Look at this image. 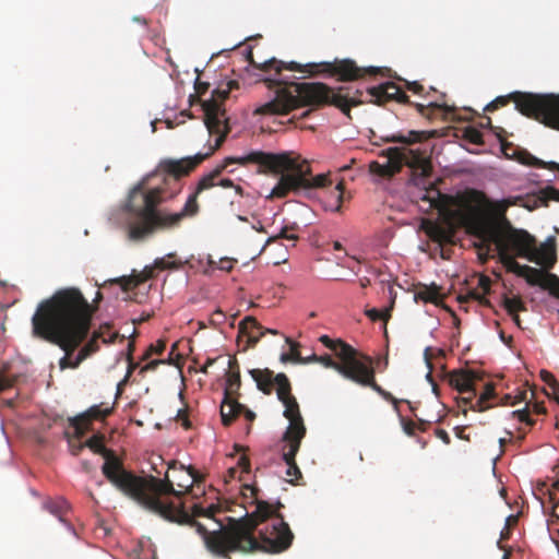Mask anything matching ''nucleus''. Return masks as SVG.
Returning a JSON list of instances; mask_svg holds the SVG:
<instances>
[{"mask_svg": "<svg viewBox=\"0 0 559 559\" xmlns=\"http://www.w3.org/2000/svg\"><path fill=\"white\" fill-rule=\"evenodd\" d=\"M467 221L471 231L480 239L477 250L483 261L489 258L493 246L499 261L508 272L525 278L531 286L549 290L551 295L559 298V277L556 274L521 265L515 260V258H525L545 269H551L556 263L554 243L537 246L533 235L525 229L513 227L509 219L503 218L500 224H485L478 215H471Z\"/></svg>", "mask_w": 559, "mask_h": 559, "instance_id": "obj_1", "label": "nucleus"}, {"mask_svg": "<svg viewBox=\"0 0 559 559\" xmlns=\"http://www.w3.org/2000/svg\"><path fill=\"white\" fill-rule=\"evenodd\" d=\"M95 308L76 287L60 288L37 306V335L58 345L64 356L60 369H76L83 360L74 352L88 336Z\"/></svg>", "mask_w": 559, "mask_h": 559, "instance_id": "obj_2", "label": "nucleus"}, {"mask_svg": "<svg viewBox=\"0 0 559 559\" xmlns=\"http://www.w3.org/2000/svg\"><path fill=\"white\" fill-rule=\"evenodd\" d=\"M199 194L193 191L187 199L182 210L178 213H166L157 210L165 200L170 199L164 187H156L144 191L135 187L129 194L126 210L128 238L131 241H143L157 229H171L178 227L186 217H193L199 213Z\"/></svg>", "mask_w": 559, "mask_h": 559, "instance_id": "obj_3", "label": "nucleus"}, {"mask_svg": "<svg viewBox=\"0 0 559 559\" xmlns=\"http://www.w3.org/2000/svg\"><path fill=\"white\" fill-rule=\"evenodd\" d=\"M274 81L280 86L276 96L274 100L261 107V114L287 115L299 107L334 106L350 117V108L360 104L361 93L350 86L333 88L322 82L288 83L280 79Z\"/></svg>", "mask_w": 559, "mask_h": 559, "instance_id": "obj_4", "label": "nucleus"}, {"mask_svg": "<svg viewBox=\"0 0 559 559\" xmlns=\"http://www.w3.org/2000/svg\"><path fill=\"white\" fill-rule=\"evenodd\" d=\"M257 162L264 171L280 175V179L272 189L270 198H285L290 192L298 193L302 190L324 188L332 185V180L325 174L311 176V167L306 159L293 153H266L253 151L248 157Z\"/></svg>", "mask_w": 559, "mask_h": 559, "instance_id": "obj_5", "label": "nucleus"}, {"mask_svg": "<svg viewBox=\"0 0 559 559\" xmlns=\"http://www.w3.org/2000/svg\"><path fill=\"white\" fill-rule=\"evenodd\" d=\"M85 447L104 455L105 463L102 466V472L116 488L133 500H140L155 509L158 508L156 500L148 498L147 495L152 491L169 489L170 486L167 481H160L154 476L143 478L126 471L120 459L111 450L105 448L103 439L98 436L91 437L85 442Z\"/></svg>", "mask_w": 559, "mask_h": 559, "instance_id": "obj_6", "label": "nucleus"}, {"mask_svg": "<svg viewBox=\"0 0 559 559\" xmlns=\"http://www.w3.org/2000/svg\"><path fill=\"white\" fill-rule=\"evenodd\" d=\"M240 520H251L252 527L249 536L254 540L252 548L239 550L240 552L260 550L281 554L293 544L294 534L289 525L284 521L283 515L277 513L266 501H259L255 511Z\"/></svg>", "mask_w": 559, "mask_h": 559, "instance_id": "obj_7", "label": "nucleus"}, {"mask_svg": "<svg viewBox=\"0 0 559 559\" xmlns=\"http://www.w3.org/2000/svg\"><path fill=\"white\" fill-rule=\"evenodd\" d=\"M247 60L251 66L262 71H271L275 70V73L278 75L283 70L289 71H298L302 73H308L309 75H318V74H329L331 76H337L338 81L348 82L356 81L362 79L367 75H377L382 74L383 70L381 68L368 67L360 68L356 64L355 61L350 59L335 60L333 62L323 61V62H310L306 64H301L295 61L284 62L278 61L275 58H271L262 63H257L253 60L252 50L249 49L247 53Z\"/></svg>", "mask_w": 559, "mask_h": 559, "instance_id": "obj_8", "label": "nucleus"}, {"mask_svg": "<svg viewBox=\"0 0 559 559\" xmlns=\"http://www.w3.org/2000/svg\"><path fill=\"white\" fill-rule=\"evenodd\" d=\"M510 102L514 103L516 110L523 116L547 127L559 129V95L513 92L506 96H498L486 106L485 110L495 111Z\"/></svg>", "mask_w": 559, "mask_h": 559, "instance_id": "obj_9", "label": "nucleus"}, {"mask_svg": "<svg viewBox=\"0 0 559 559\" xmlns=\"http://www.w3.org/2000/svg\"><path fill=\"white\" fill-rule=\"evenodd\" d=\"M341 348L334 352L335 356L340 361L332 359L330 355L319 356V361L326 368L336 370L344 378L352 380L362 386H370L385 401L397 404V400L388 391L382 389L374 380V369L370 365V360L367 358L368 364L357 358V350L349 344H338Z\"/></svg>", "mask_w": 559, "mask_h": 559, "instance_id": "obj_10", "label": "nucleus"}, {"mask_svg": "<svg viewBox=\"0 0 559 559\" xmlns=\"http://www.w3.org/2000/svg\"><path fill=\"white\" fill-rule=\"evenodd\" d=\"M251 525V520H237L227 527L210 532L203 524L195 523L197 532L202 536L207 550L218 557L252 548L254 540L249 536Z\"/></svg>", "mask_w": 559, "mask_h": 559, "instance_id": "obj_11", "label": "nucleus"}, {"mask_svg": "<svg viewBox=\"0 0 559 559\" xmlns=\"http://www.w3.org/2000/svg\"><path fill=\"white\" fill-rule=\"evenodd\" d=\"M168 469H173L174 473H179L176 483L178 489H175L174 480H171L169 478L168 473H166L165 478L160 479V481H167L170 488L163 491H152L147 495L148 498L156 500V504L158 508L155 509L153 507H150L140 500L135 501L148 511H152L167 520L177 521L178 518L182 514V510L178 508L175 503L164 500L163 497L169 495L181 497L193 486L194 483H198L200 480V476L199 473L192 466L186 467L182 464L178 466V463L176 461H171L168 464ZM157 479L159 480V478Z\"/></svg>", "mask_w": 559, "mask_h": 559, "instance_id": "obj_12", "label": "nucleus"}, {"mask_svg": "<svg viewBox=\"0 0 559 559\" xmlns=\"http://www.w3.org/2000/svg\"><path fill=\"white\" fill-rule=\"evenodd\" d=\"M237 85L235 81L228 83V88H216L212 98L202 103L204 123L210 134H216L215 147H219L229 132L228 119L223 103L228 98L229 92Z\"/></svg>", "mask_w": 559, "mask_h": 559, "instance_id": "obj_13", "label": "nucleus"}, {"mask_svg": "<svg viewBox=\"0 0 559 559\" xmlns=\"http://www.w3.org/2000/svg\"><path fill=\"white\" fill-rule=\"evenodd\" d=\"M275 382L277 397L285 406L284 416L289 420L282 440H302L306 436V427L297 400L292 394L290 382L285 373H277Z\"/></svg>", "mask_w": 559, "mask_h": 559, "instance_id": "obj_14", "label": "nucleus"}, {"mask_svg": "<svg viewBox=\"0 0 559 559\" xmlns=\"http://www.w3.org/2000/svg\"><path fill=\"white\" fill-rule=\"evenodd\" d=\"M368 93L377 105H383L392 100L400 104L413 105L421 116L427 118H431L435 110H442L447 114L453 110L445 104L440 105L438 103H429L428 105H423L419 103H412L405 92L402 91L396 83L391 81L381 83L378 86L369 87Z\"/></svg>", "mask_w": 559, "mask_h": 559, "instance_id": "obj_15", "label": "nucleus"}, {"mask_svg": "<svg viewBox=\"0 0 559 559\" xmlns=\"http://www.w3.org/2000/svg\"><path fill=\"white\" fill-rule=\"evenodd\" d=\"M218 147L215 144L205 154L198 153L194 156L181 159H164L159 163V170L166 176L164 178V188L170 189L169 198L175 197L180 191L179 178L189 175L199 164L210 157Z\"/></svg>", "mask_w": 559, "mask_h": 559, "instance_id": "obj_16", "label": "nucleus"}, {"mask_svg": "<svg viewBox=\"0 0 559 559\" xmlns=\"http://www.w3.org/2000/svg\"><path fill=\"white\" fill-rule=\"evenodd\" d=\"M224 399L221 404V417L224 426H229L240 415L245 405L238 402L237 395L241 385L240 372L236 359L229 360Z\"/></svg>", "mask_w": 559, "mask_h": 559, "instance_id": "obj_17", "label": "nucleus"}, {"mask_svg": "<svg viewBox=\"0 0 559 559\" xmlns=\"http://www.w3.org/2000/svg\"><path fill=\"white\" fill-rule=\"evenodd\" d=\"M401 153V168L406 165L412 169L414 179H426L430 177L432 171V164L430 154L427 150L419 148H400Z\"/></svg>", "mask_w": 559, "mask_h": 559, "instance_id": "obj_18", "label": "nucleus"}, {"mask_svg": "<svg viewBox=\"0 0 559 559\" xmlns=\"http://www.w3.org/2000/svg\"><path fill=\"white\" fill-rule=\"evenodd\" d=\"M250 153L240 156V157H226L221 165H217L211 173L204 175L198 182L194 191L195 194H201L203 191L209 190L217 186V180L222 173L230 165V164H239L241 166H246L248 164H257V162L249 160L248 157Z\"/></svg>", "mask_w": 559, "mask_h": 559, "instance_id": "obj_19", "label": "nucleus"}, {"mask_svg": "<svg viewBox=\"0 0 559 559\" xmlns=\"http://www.w3.org/2000/svg\"><path fill=\"white\" fill-rule=\"evenodd\" d=\"M400 147H390L386 150V159L384 163L373 160L369 164V171L381 178H391L401 171Z\"/></svg>", "mask_w": 559, "mask_h": 559, "instance_id": "obj_20", "label": "nucleus"}, {"mask_svg": "<svg viewBox=\"0 0 559 559\" xmlns=\"http://www.w3.org/2000/svg\"><path fill=\"white\" fill-rule=\"evenodd\" d=\"M282 457L287 465L286 476L288 481L296 485L302 477L301 471L296 463V455L300 449L301 440H282Z\"/></svg>", "mask_w": 559, "mask_h": 559, "instance_id": "obj_21", "label": "nucleus"}, {"mask_svg": "<svg viewBox=\"0 0 559 559\" xmlns=\"http://www.w3.org/2000/svg\"><path fill=\"white\" fill-rule=\"evenodd\" d=\"M111 408H102L99 405L90 407L85 413L74 417L71 426L74 428L75 436L81 439L88 430L93 420L105 419L111 414Z\"/></svg>", "mask_w": 559, "mask_h": 559, "instance_id": "obj_22", "label": "nucleus"}, {"mask_svg": "<svg viewBox=\"0 0 559 559\" xmlns=\"http://www.w3.org/2000/svg\"><path fill=\"white\" fill-rule=\"evenodd\" d=\"M502 152L507 157H514L518 162L523 165L534 166L538 168H547L549 170H558L559 171V163L556 162H543L528 153L525 150H519L514 147L512 144L507 143L502 144Z\"/></svg>", "mask_w": 559, "mask_h": 559, "instance_id": "obj_23", "label": "nucleus"}, {"mask_svg": "<svg viewBox=\"0 0 559 559\" xmlns=\"http://www.w3.org/2000/svg\"><path fill=\"white\" fill-rule=\"evenodd\" d=\"M449 384L459 393L473 391L475 382L479 379L476 371L469 369L453 370L447 374Z\"/></svg>", "mask_w": 559, "mask_h": 559, "instance_id": "obj_24", "label": "nucleus"}, {"mask_svg": "<svg viewBox=\"0 0 559 559\" xmlns=\"http://www.w3.org/2000/svg\"><path fill=\"white\" fill-rule=\"evenodd\" d=\"M263 326L252 316L245 317L238 324L239 334L246 335L251 346H254L264 335V332H261Z\"/></svg>", "mask_w": 559, "mask_h": 559, "instance_id": "obj_25", "label": "nucleus"}, {"mask_svg": "<svg viewBox=\"0 0 559 559\" xmlns=\"http://www.w3.org/2000/svg\"><path fill=\"white\" fill-rule=\"evenodd\" d=\"M155 270L154 264L152 266H145L141 273L131 276H122L115 282L118 283L124 292L133 290L141 284L153 278L155 276Z\"/></svg>", "mask_w": 559, "mask_h": 559, "instance_id": "obj_26", "label": "nucleus"}, {"mask_svg": "<svg viewBox=\"0 0 559 559\" xmlns=\"http://www.w3.org/2000/svg\"><path fill=\"white\" fill-rule=\"evenodd\" d=\"M103 326L98 331H94L92 337L84 344L79 350V360H85L99 349L98 341L102 340L104 343H111L115 341L116 334H109L105 336Z\"/></svg>", "mask_w": 559, "mask_h": 559, "instance_id": "obj_27", "label": "nucleus"}, {"mask_svg": "<svg viewBox=\"0 0 559 559\" xmlns=\"http://www.w3.org/2000/svg\"><path fill=\"white\" fill-rule=\"evenodd\" d=\"M546 187L539 189L537 192L527 193L524 197H515L516 205L525 207L528 211H534L539 206H548L549 198L546 195Z\"/></svg>", "mask_w": 559, "mask_h": 559, "instance_id": "obj_28", "label": "nucleus"}, {"mask_svg": "<svg viewBox=\"0 0 559 559\" xmlns=\"http://www.w3.org/2000/svg\"><path fill=\"white\" fill-rule=\"evenodd\" d=\"M478 286L483 289L484 295L475 290L468 292L466 295H460L457 297L459 302H467L468 300H477L483 306H490V301L485 297L489 293L491 286V280L486 275H480L478 280Z\"/></svg>", "mask_w": 559, "mask_h": 559, "instance_id": "obj_29", "label": "nucleus"}, {"mask_svg": "<svg viewBox=\"0 0 559 559\" xmlns=\"http://www.w3.org/2000/svg\"><path fill=\"white\" fill-rule=\"evenodd\" d=\"M252 379L257 382V386L264 394H271L273 386L276 385L273 371L269 369H252L250 370Z\"/></svg>", "mask_w": 559, "mask_h": 559, "instance_id": "obj_30", "label": "nucleus"}, {"mask_svg": "<svg viewBox=\"0 0 559 559\" xmlns=\"http://www.w3.org/2000/svg\"><path fill=\"white\" fill-rule=\"evenodd\" d=\"M43 509L57 516L61 522H66V514L68 513L69 507L63 498L45 499Z\"/></svg>", "mask_w": 559, "mask_h": 559, "instance_id": "obj_31", "label": "nucleus"}, {"mask_svg": "<svg viewBox=\"0 0 559 559\" xmlns=\"http://www.w3.org/2000/svg\"><path fill=\"white\" fill-rule=\"evenodd\" d=\"M430 135L431 133L427 131L412 130L406 135L402 133L393 134L390 138H388L386 141L391 143L414 144L429 139Z\"/></svg>", "mask_w": 559, "mask_h": 559, "instance_id": "obj_32", "label": "nucleus"}, {"mask_svg": "<svg viewBox=\"0 0 559 559\" xmlns=\"http://www.w3.org/2000/svg\"><path fill=\"white\" fill-rule=\"evenodd\" d=\"M495 385L492 383H487L485 385L484 392L479 395V397L475 401V404L471 406V411L474 412H485L490 406L488 405V402L492 399H495Z\"/></svg>", "mask_w": 559, "mask_h": 559, "instance_id": "obj_33", "label": "nucleus"}, {"mask_svg": "<svg viewBox=\"0 0 559 559\" xmlns=\"http://www.w3.org/2000/svg\"><path fill=\"white\" fill-rule=\"evenodd\" d=\"M183 265V262L176 259V253L170 252L163 258L154 260V267L159 271L164 270H179Z\"/></svg>", "mask_w": 559, "mask_h": 559, "instance_id": "obj_34", "label": "nucleus"}, {"mask_svg": "<svg viewBox=\"0 0 559 559\" xmlns=\"http://www.w3.org/2000/svg\"><path fill=\"white\" fill-rule=\"evenodd\" d=\"M17 379V374L13 373L10 366L4 364L0 367V394L11 389Z\"/></svg>", "mask_w": 559, "mask_h": 559, "instance_id": "obj_35", "label": "nucleus"}, {"mask_svg": "<svg viewBox=\"0 0 559 559\" xmlns=\"http://www.w3.org/2000/svg\"><path fill=\"white\" fill-rule=\"evenodd\" d=\"M502 306L507 310L508 314H515V312L526 311V306L521 297H509L507 295L502 298Z\"/></svg>", "mask_w": 559, "mask_h": 559, "instance_id": "obj_36", "label": "nucleus"}, {"mask_svg": "<svg viewBox=\"0 0 559 559\" xmlns=\"http://www.w3.org/2000/svg\"><path fill=\"white\" fill-rule=\"evenodd\" d=\"M518 202L515 201V198L513 200L507 199L502 200L500 202H497L493 206L495 214L497 216V219L493 222H489V224H500L503 218L508 219L506 216V212L510 205H516ZM485 224H488V222L483 221Z\"/></svg>", "mask_w": 559, "mask_h": 559, "instance_id": "obj_37", "label": "nucleus"}, {"mask_svg": "<svg viewBox=\"0 0 559 559\" xmlns=\"http://www.w3.org/2000/svg\"><path fill=\"white\" fill-rule=\"evenodd\" d=\"M440 297L439 288L436 285L425 286L423 289L415 294V299H420L425 302L437 304Z\"/></svg>", "mask_w": 559, "mask_h": 559, "instance_id": "obj_38", "label": "nucleus"}, {"mask_svg": "<svg viewBox=\"0 0 559 559\" xmlns=\"http://www.w3.org/2000/svg\"><path fill=\"white\" fill-rule=\"evenodd\" d=\"M343 193H344V183L343 181H338L334 190L332 191V198L334 199V202L330 205V210L333 212H340L342 209L343 203Z\"/></svg>", "mask_w": 559, "mask_h": 559, "instance_id": "obj_39", "label": "nucleus"}, {"mask_svg": "<svg viewBox=\"0 0 559 559\" xmlns=\"http://www.w3.org/2000/svg\"><path fill=\"white\" fill-rule=\"evenodd\" d=\"M427 233L433 241L439 243L450 241L451 238V235L444 228L438 225H432Z\"/></svg>", "mask_w": 559, "mask_h": 559, "instance_id": "obj_40", "label": "nucleus"}, {"mask_svg": "<svg viewBox=\"0 0 559 559\" xmlns=\"http://www.w3.org/2000/svg\"><path fill=\"white\" fill-rule=\"evenodd\" d=\"M286 342L290 345L292 361L295 364H308V360L305 359L298 350L299 344L292 341L289 337H286Z\"/></svg>", "mask_w": 559, "mask_h": 559, "instance_id": "obj_41", "label": "nucleus"}, {"mask_svg": "<svg viewBox=\"0 0 559 559\" xmlns=\"http://www.w3.org/2000/svg\"><path fill=\"white\" fill-rule=\"evenodd\" d=\"M366 316L372 320V321H378V320H383V321H388L389 318L391 317L390 314V310L389 309H385L383 311L381 310H378L376 308H372V309H369V310H366Z\"/></svg>", "mask_w": 559, "mask_h": 559, "instance_id": "obj_42", "label": "nucleus"}, {"mask_svg": "<svg viewBox=\"0 0 559 559\" xmlns=\"http://www.w3.org/2000/svg\"><path fill=\"white\" fill-rule=\"evenodd\" d=\"M512 415L516 417L521 423H525L528 426L534 425V420L530 416L528 403H526L525 408L512 412Z\"/></svg>", "mask_w": 559, "mask_h": 559, "instance_id": "obj_43", "label": "nucleus"}, {"mask_svg": "<svg viewBox=\"0 0 559 559\" xmlns=\"http://www.w3.org/2000/svg\"><path fill=\"white\" fill-rule=\"evenodd\" d=\"M465 139L468 140L473 144H481L483 143V134L475 128H467L465 130Z\"/></svg>", "mask_w": 559, "mask_h": 559, "instance_id": "obj_44", "label": "nucleus"}, {"mask_svg": "<svg viewBox=\"0 0 559 559\" xmlns=\"http://www.w3.org/2000/svg\"><path fill=\"white\" fill-rule=\"evenodd\" d=\"M319 341L328 348H330L332 352H337L341 346L338 344H346L342 340H332L328 335H321L319 337Z\"/></svg>", "mask_w": 559, "mask_h": 559, "instance_id": "obj_45", "label": "nucleus"}, {"mask_svg": "<svg viewBox=\"0 0 559 559\" xmlns=\"http://www.w3.org/2000/svg\"><path fill=\"white\" fill-rule=\"evenodd\" d=\"M165 348H166V342H165V341H163V340H158V341L156 342V344H152V345L147 348V350H146L145 355L143 356V359L148 358L152 354L160 355V354H163V352L165 350Z\"/></svg>", "mask_w": 559, "mask_h": 559, "instance_id": "obj_46", "label": "nucleus"}, {"mask_svg": "<svg viewBox=\"0 0 559 559\" xmlns=\"http://www.w3.org/2000/svg\"><path fill=\"white\" fill-rule=\"evenodd\" d=\"M288 229L289 227H284L282 228V230L280 231L278 235L276 236H272L267 239V243H272L274 241H276L277 239H282V238H285V239H288V240H293V241H296L298 239V236L297 235H294V234H288Z\"/></svg>", "mask_w": 559, "mask_h": 559, "instance_id": "obj_47", "label": "nucleus"}, {"mask_svg": "<svg viewBox=\"0 0 559 559\" xmlns=\"http://www.w3.org/2000/svg\"><path fill=\"white\" fill-rule=\"evenodd\" d=\"M540 377L542 379L548 384L550 385L554 390H557L559 388V384L557 382V380L555 379V377L552 376V373H550L549 371H546V370H542L540 371Z\"/></svg>", "mask_w": 559, "mask_h": 559, "instance_id": "obj_48", "label": "nucleus"}, {"mask_svg": "<svg viewBox=\"0 0 559 559\" xmlns=\"http://www.w3.org/2000/svg\"><path fill=\"white\" fill-rule=\"evenodd\" d=\"M457 407L461 408L462 414L466 416L467 411L471 409V406L475 404V402H471L468 399L463 396L456 399Z\"/></svg>", "mask_w": 559, "mask_h": 559, "instance_id": "obj_49", "label": "nucleus"}, {"mask_svg": "<svg viewBox=\"0 0 559 559\" xmlns=\"http://www.w3.org/2000/svg\"><path fill=\"white\" fill-rule=\"evenodd\" d=\"M217 186H222L224 188H235V191L237 194L239 195H242L243 193V189L240 187V186H235L233 180L226 178V179H222V180H217Z\"/></svg>", "mask_w": 559, "mask_h": 559, "instance_id": "obj_50", "label": "nucleus"}, {"mask_svg": "<svg viewBox=\"0 0 559 559\" xmlns=\"http://www.w3.org/2000/svg\"><path fill=\"white\" fill-rule=\"evenodd\" d=\"M405 86L408 91L415 93V94H418V95H421V93L424 92V86L421 84H419L418 82L414 81V82H409V81H405Z\"/></svg>", "mask_w": 559, "mask_h": 559, "instance_id": "obj_51", "label": "nucleus"}, {"mask_svg": "<svg viewBox=\"0 0 559 559\" xmlns=\"http://www.w3.org/2000/svg\"><path fill=\"white\" fill-rule=\"evenodd\" d=\"M209 87H210L209 83L201 82L199 79H197V81L194 83V90L199 97L204 95L206 93V91L209 90Z\"/></svg>", "mask_w": 559, "mask_h": 559, "instance_id": "obj_52", "label": "nucleus"}, {"mask_svg": "<svg viewBox=\"0 0 559 559\" xmlns=\"http://www.w3.org/2000/svg\"><path fill=\"white\" fill-rule=\"evenodd\" d=\"M546 195L549 198L550 201H558L559 202V190L556 189L552 186L546 187Z\"/></svg>", "mask_w": 559, "mask_h": 559, "instance_id": "obj_53", "label": "nucleus"}, {"mask_svg": "<svg viewBox=\"0 0 559 559\" xmlns=\"http://www.w3.org/2000/svg\"><path fill=\"white\" fill-rule=\"evenodd\" d=\"M238 466L242 469V472L248 473L250 468V461L246 455H241L238 460Z\"/></svg>", "mask_w": 559, "mask_h": 559, "instance_id": "obj_54", "label": "nucleus"}, {"mask_svg": "<svg viewBox=\"0 0 559 559\" xmlns=\"http://www.w3.org/2000/svg\"><path fill=\"white\" fill-rule=\"evenodd\" d=\"M163 362H164V360H157V359L152 360L141 368V372L143 373V372H146L150 370H155L157 368V366Z\"/></svg>", "mask_w": 559, "mask_h": 559, "instance_id": "obj_55", "label": "nucleus"}, {"mask_svg": "<svg viewBox=\"0 0 559 559\" xmlns=\"http://www.w3.org/2000/svg\"><path fill=\"white\" fill-rule=\"evenodd\" d=\"M547 492L549 495V499L551 501H555V495L550 489H547ZM552 515L559 521V500L557 502H554V513Z\"/></svg>", "mask_w": 559, "mask_h": 559, "instance_id": "obj_56", "label": "nucleus"}, {"mask_svg": "<svg viewBox=\"0 0 559 559\" xmlns=\"http://www.w3.org/2000/svg\"><path fill=\"white\" fill-rule=\"evenodd\" d=\"M404 430L407 435H414L415 424L412 420H408L404 424Z\"/></svg>", "mask_w": 559, "mask_h": 559, "instance_id": "obj_57", "label": "nucleus"}, {"mask_svg": "<svg viewBox=\"0 0 559 559\" xmlns=\"http://www.w3.org/2000/svg\"><path fill=\"white\" fill-rule=\"evenodd\" d=\"M437 436L444 442V443H450V437L448 435V432L443 429H439L437 430Z\"/></svg>", "mask_w": 559, "mask_h": 559, "instance_id": "obj_58", "label": "nucleus"}, {"mask_svg": "<svg viewBox=\"0 0 559 559\" xmlns=\"http://www.w3.org/2000/svg\"><path fill=\"white\" fill-rule=\"evenodd\" d=\"M241 413L245 414L246 419L249 420V421H252L255 418V414L252 411H250V409H248L246 407L240 412V414Z\"/></svg>", "mask_w": 559, "mask_h": 559, "instance_id": "obj_59", "label": "nucleus"}, {"mask_svg": "<svg viewBox=\"0 0 559 559\" xmlns=\"http://www.w3.org/2000/svg\"><path fill=\"white\" fill-rule=\"evenodd\" d=\"M215 359L213 358H207L205 364L200 368V371L202 373H207V369L210 366H212L214 364Z\"/></svg>", "mask_w": 559, "mask_h": 559, "instance_id": "obj_60", "label": "nucleus"}, {"mask_svg": "<svg viewBox=\"0 0 559 559\" xmlns=\"http://www.w3.org/2000/svg\"><path fill=\"white\" fill-rule=\"evenodd\" d=\"M533 411L536 414H544L546 412L545 407L542 404H539V403H534Z\"/></svg>", "mask_w": 559, "mask_h": 559, "instance_id": "obj_61", "label": "nucleus"}, {"mask_svg": "<svg viewBox=\"0 0 559 559\" xmlns=\"http://www.w3.org/2000/svg\"><path fill=\"white\" fill-rule=\"evenodd\" d=\"M136 367H138V364H134V362L130 359L129 367H128V372H127V376H126L124 381H127V379L129 378V376L133 372V370H134Z\"/></svg>", "mask_w": 559, "mask_h": 559, "instance_id": "obj_62", "label": "nucleus"}, {"mask_svg": "<svg viewBox=\"0 0 559 559\" xmlns=\"http://www.w3.org/2000/svg\"><path fill=\"white\" fill-rule=\"evenodd\" d=\"M71 447H72V453L74 455H78L79 452L85 447V443H80L78 445L71 444Z\"/></svg>", "mask_w": 559, "mask_h": 559, "instance_id": "obj_63", "label": "nucleus"}, {"mask_svg": "<svg viewBox=\"0 0 559 559\" xmlns=\"http://www.w3.org/2000/svg\"><path fill=\"white\" fill-rule=\"evenodd\" d=\"M467 395L464 396L465 399H468L471 402H475L477 399L476 397V389L475 386H473V391H469L468 393H466Z\"/></svg>", "mask_w": 559, "mask_h": 559, "instance_id": "obj_64", "label": "nucleus"}]
</instances>
